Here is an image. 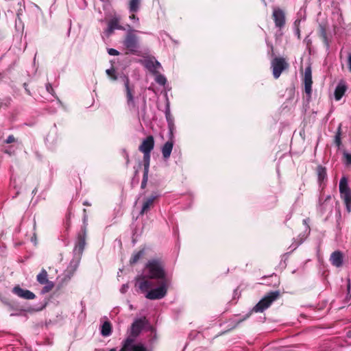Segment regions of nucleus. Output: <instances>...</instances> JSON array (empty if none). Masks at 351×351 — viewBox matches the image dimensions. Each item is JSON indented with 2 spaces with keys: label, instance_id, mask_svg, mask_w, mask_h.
<instances>
[{
  "label": "nucleus",
  "instance_id": "1",
  "mask_svg": "<svg viewBox=\"0 0 351 351\" xmlns=\"http://www.w3.org/2000/svg\"><path fill=\"white\" fill-rule=\"evenodd\" d=\"M170 279L167 277L162 263L157 259L149 260L141 276L136 278V285L139 289L146 293L149 300H160L167 293Z\"/></svg>",
  "mask_w": 351,
  "mask_h": 351
},
{
  "label": "nucleus",
  "instance_id": "2",
  "mask_svg": "<svg viewBox=\"0 0 351 351\" xmlns=\"http://www.w3.org/2000/svg\"><path fill=\"white\" fill-rule=\"evenodd\" d=\"M154 147V140L152 136H148L140 145L138 149L143 154V165L145 167V176L148 174L151 152Z\"/></svg>",
  "mask_w": 351,
  "mask_h": 351
},
{
  "label": "nucleus",
  "instance_id": "3",
  "mask_svg": "<svg viewBox=\"0 0 351 351\" xmlns=\"http://www.w3.org/2000/svg\"><path fill=\"white\" fill-rule=\"evenodd\" d=\"M339 193L341 199L343 201L348 213L351 212V189L346 177H342L339 181Z\"/></svg>",
  "mask_w": 351,
  "mask_h": 351
},
{
  "label": "nucleus",
  "instance_id": "4",
  "mask_svg": "<svg viewBox=\"0 0 351 351\" xmlns=\"http://www.w3.org/2000/svg\"><path fill=\"white\" fill-rule=\"evenodd\" d=\"M280 293L278 291H271L261 299L256 306H254L252 311L256 313H262L269 308L271 303L276 300L279 297Z\"/></svg>",
  "mask_w": 351,
  "mask_h": 351
},
{
  "label": "nucleus",
  "instance_id": "5",
  "mask_svg": "<svg viewBox=\"0 0 351 351\" xmlns=\"http://www.w3.org/2000/svg\"><path fill=\"white\" fill-rule=\"evenodd\" d=\"M123 82L125 88V96L127 105L130 110L137 109L135 99H134V87L130 86L129 78L123 75L120 77Z\"/></svg>",
  "mask_w": 351,
  "mask_h": 351
},
{
  "label": "nucleus",
  "instance_id": "6",
  "mask_svg": "<svg viewBox=\"0 0 351 351\" xmlns=\"http://www.w3.org/2000/svg\"><path fill=\"white\" fill-rule=\"evenodd\" d=\"M133 32V30H130L128 32L123 40V45L130 53L138 54L139 49L138 38Z\"/></svg>",
  "mask_w": 351,
  "mask_h": 351
},
{
  "label": "nucleus",
  "instance_id": "7",
  "mask_svg": "<svg viewBox=\"0 0 351 351\" xmlns=\"http://www.w3.org/2000/svg\"><path fill=\"white\" fill-rule=\"evenodd\" d=\"M289 64L284 58H275L271 60V68L275 79H278L283 71L287 69Z\"/></svg>",
  "mask_w": 351,
  "mask_h": 351
},
{
  "label": "nucleus",
  "instance_id": "8",
  "mask_svg": "<svg viewBox=\"0 0 351 351\" xmlns=\"http://www.w3.org/2000/svg\"><path fill=\"white\" fill-rule=\"evenodd\" d=\"M159 194L156 192L153 193L149 196L145 197L142 200V207L140 215H143L147 213L154 206L155 202L159 197Z\"/></svg>",
  "mask_w": 351,
  "mask_h": 351
},
{
  "label": "nucleus",
  "instance_id": "9",
  "mask_svg": "<svg viewBox=\"0 0 351 351\" xmlns=\"http://www.w3.org/2000/svg\"><path fill=\"white\" fill-rule=\"evenodd\" d=\"M272 18L277 28L281 29L285 25V12L279 8H273Z\"/></svg>",
  "mask_w": 351,
  "mask_h": 351
},
{
  "label": "nucleus",
  "instance_id": "10",
  "mask_svg": "<svg viewBox=\"0 0 351 351\" xmlns=\"http://www.w3.org/2000/svg\"><path fill=\"white\" fill-rule=\"evenodd\" d=\"M12 291L14 294L17 295L19 298H23L25 300H34L36 298V295L33 292H32L27 289H24L21 288L19 285L15 286L12 289Z\"/></svg>",
  "mask_w": 351,
  "mask_h": 351
},
{
  "label": "nucleus",
  "instance_id": "11",
  "mask_svg": "<svg viewBox=\"0 0 351 351\" xmlns=\"http://www.w3.org/2000/svg\"><path fill=\"white\" fill-rule=\"evenodd\" d=\"M144 327V321L142 319H136L132 324L130 335L128 337H133L134 339L139 335Z\"/></svg>",
  "mask_w": 351,
  "mask_h": 351
},
{
  "label": "nucleus",
  "instance_id": "12",
  "mask_svg": "<svg viewBox=\"0 0 351 351\" xmlns=\"http://www.w3.org/2000/svg\"><path fill=\"white\" fill-rule=\"evenodd\" d=\"M304 90L306 95L308 97H311L312 92V75H311V69L310 67H308L305 69L304 72Z\"/></svg>",
  "mask_w": 351,
  "mask_h": 351
},
{
  "label": "nucleus",
  "instance_id": "13",
  "mask_svg": "<svg viewBox=\"0 0 351 351\" xmlns=\"http://www.w3.org/2000/svg\"><path fill=\"white\" fill-rule=\"evenodd\" d=\"M144 66L154 74L158 73V69L161 67L160 63L154 58H148L145 60Z\"/></svg>",
  "mask_w": 351,
  "mask_h": 351
},
{
  "label": "nucleus",
  "instance_id": "14",
  "mask_svg": "<svg viewBox=\"0 0 351 351\" xmlns=\"http://www.w3.org/2000/svg\"><path fill=\"white\" fill-rule=\"evenodd\" d=\"M85 245H86L85 232L79 234L78 237H77V241L75 246L74 247V250H73L75 254H77L78 256H80L82 254V253L84 249Z\"/></svg>",
  "mask_w": 351,
  "mask_h": 351
},
{
  "label": "nucleus",
  "instance_id": "15",
  "mask_svg": "<svg viewBox=\"0 0 351 351\" xmlns=\"http://www.w3.org/2000/svg\"><path fill=\"white\" fill-rule=\"evenodd\" d=\"M165 117L168 123V128H169V138H173V130H174V121L173 117L171 114L170 112V108L169 103H167L166 109H165Z\"/></svg>",
  "mask_w": 351,
  "mask_h": 351
},
{
  "label": "nucleus",
  "instance_id": "16",
  "mask_svg": "<svg viewBox=\"0 0 351 351\" xmlns=\"http://www.w3.org/2000/svg\"><path fill=\"white\" fill-rule=\"evenodd\" d=\"M343 253L337 250L331 254L330 256V261L333 266L340 267L343 265Z\"/></svg>",
  "mask_w": 351,
  "mask_h": 351
},
{
  "label": "nucleus",
  "instance_id": "17",
  "mask_svg": "<svg viewBox=\"0 0 351 351\" xmlns=\"http://www.w3.org/2000/svg\"><path fill=\"white\" fill-rule=\"evenodd\" d=\"M170 139H171V141L166 142L164 144V145L162 147V149H161L162 157L165 160H167L169 158L171 152H172V149H173V142L172 141L173 138H170Z\"/></svg>",
  "mask_w": 351,
  "mask_h": 351
},
{
  "label": "nucleus",
  "instance_id": "18",
  "mask_svg": "<svg viewBox=\"0 0 351 351\" xmlns=\"http://www.w3.org/2000/svg\"><path fill=\"white\" fill-rule=\"evenodd\" d=\"M133 337H128L122 343V348L119 351H134L136 344Z\"/></svg>",
  "mask_w": 351,
  "mask_h": 351
},
{
  "label": "nucleus",
  "instance_id": "19",
  "mask_svg": "<svg viewBox=\"0 0 351 351\" xmlns=\"http://www.w3.org/2000/svg\"><path fill=\"white\" fill-rule=\"evenodd\" d=\"M114 29H123V28L119 25V20L117 18H114L109 21L106 32L108 34H110Z\"/></svg>",
  "mask_w": 351,
  "mask_h": 351
},
{
  "label": "nucleus",
  "instance_id": "20",
  "mask_svg": "<svg viewBox=\"0 0 351 351\" xmlns=\"http://www.w3.org/2000/svg\"><path fill=\"white\" fill-rule=\"evenodd\" d=\"M346 91V86L344 83L340 82L337 86L335 90V98L337 101H339L341 99L343 95Z\"/></svg>",
  "mask_w": 351,
  "mask_h": 351
},
{
  "label": "nucleus",
  "instance_id": "21",
  "mask_svg": "<svg viewBox=\"0 0 351 351\" xmlns=\"http://www.w3.org/2000/svg\"><path fill=\"white\" fill-rule=\"evenodd\" d=\"M80 263V256H77L73 258L69 263V265L67 267L66 271L70 273L72 275L78 267Z\"/></svg>",
  "mask_w": 351,
  "mask_h": 351
},
{
  "label": "nucleus",
  "instance_id": "22",
  "mask_svg": "<svg viewBox=\"0 0 351 351\" xmlns=\"http://www.w3.org/2000/svg\"><path fill=\"white\" fill-rule=\"evenodd\" d=\"M37 281L41 285L49 283L48 274L45 269H43L36 276Z\"/></svg>",
  "mask_w": 351,
  "mask_h": 351
},
{
  "label": "nucleus",
  "instance_id": "23",
  "mask_svg": "<svg viewBox=\"0 0 351 351\" xmlns=\"http://www.w3.org/2000/svg\"><path fill=\"white\" fill-rule=\"evenodd\" d=\"M112 333V326L109 322H105L101 328V334L104 337H108Z\"/></svg>",
  "mask_w": 351,
  "mask_h": 351
},
{
  "label": "nucleus",
  "instance_id": "24",
  "mask_svg": "<svg viewBox=\"0 0 351 351\" xmlns=\"http://www.w3.org/2000/svg\"><path fill=\"white\" fill-rule=\"evenodd\" d=\"M141 0H130L129 3V10L132 13L138 11L140 8Z\"/></svg>",
  "mask_w": 351,
  "mask_h": 351
},
{
  "label": "nucleus",
  "instance_id": "25",
  "mask_svg": "<svg viewBox=\"0 0 351 351\" xmlns=\"http://www.w3.org/2000/svg\"><path fill=\"white\" fill-rule=\"evenodd\" d=\"M317 176L319 182L324 180L326 177V169L322 167H318L317 168Z\"/></svg>",
  "mask_w": 351,
  "mask_h": 351
},
{
  "label": "nucleus",
  "instance_id": "26",
  "mask_svg": "<svg viewBox=\"0 0 351 351\" xmlns=\"http://www.w3.org/2000/svg\"><path fill=\"white\" fill-rule=\"evenodd\" d=\"M143 251L141 250L135 253L131 258L130 262L131 264H134L143 256Z\"/></svg>",
  "mask_w": 351,
  "mask_h": 351
},
{
  "label": "nucleus",
  "instance_id": "27",
  "mask_svg": "<svg viewBox=\"0 0 351 351\" xmlns=\"http://www.w3.org/2000/svg\"><path fill=\"white\" fill-rule=\"evenodd\" d=\"M155 75H156V78H155L156 82L158 84L164 86L167 82L166 77L163 75L159 74L158 73Z\"/></svg>",
  "mask_w": 351,
  "mask_h": 351
},
{
  "label": "nucleus",
  "instance_id": "28",
  "mask_svg": "<svg viewBox=\"0 0 351 351\" xmlns=\"http://www.w3.org/2000/svg\"><path fill=\"white\" fill-rule=\"evenodd\" d=\"M335 143L339 148L341 144V127L339 126L335 136Z\"/></svg>",
  "mask_w": 351,
  "mask_h": 351
},
{
  "label": "nucleus",
  "instance_id": "29",
  "mask_svg": "<svg viewBox=\"0 0 351 351\" xmlns=\"http://www.w3.org/2000/svg\"><path fill=\"white\" fill-rule=\"evenodd\" d=\"M343 157H344V158L346 160V164H348V165L351 164V154H349V153H347V152H344L343 153Z\"/></svg>",
  "mask_w": 351,
  "mask_h": 351
},
{
  "label": "nucleus",
  "instance_id": "30",
  "mask_svg": "<svg viewBox=\"0 0 351 351\" xmlns=\"http://www.w3.org/2000/svg\"><path fill=\"white\" fill-rule=\"evenodd\" d=\"M134 351H149L147 348L141 343L136 344Z\"/></svg>",
  "mask_w": 351,
  "mask_h": 351
},
{
  "label": "nucleus",
  "instance_id": "31",
  "mask_svg": "<svg viewBox=\"0 0 351 351\" xmlns=\"http://www.w3.org/2000/svg\"><path fill=\"white\" fill-rule=\"evenodd\" d=\"M108 52L110 56H117L119 54V51L114 49H109Z\"/></svg>",
  "mask_w": 351,
  "mask_h": 351
},
{
  "label": "nucleus",
  "instance_id": "32",
  "mask_svg": "<svg viewBox=\"0 0 351 351\" xmlns=\"http://www.w3.org/2000/svg\"><path fill=\"white\" fill-rule=\"evenodd\" d=\"M14 141H15V138H14V136H12V135H10V136L6 138V140L5 141V142L6 143H8H8H13V142H14Z\"/></svg>",
  "mask_w": 351,
  "mask_h": 351
},
{
  "label": "nucleus",
  "instance_id": "33",
  "mask_svg": "<svg viewBox=\"0 0 351 351\" xmlns=\"http://www.w3.org/2000/svg\"><path fill=\"white\" fill-rule=\"evenodd\" d=\"M128 288L129 287L127 284L123 285L120 289L121 293H125L128 291Z\"/></svg>",
  "mask_w": 351,
  "mask_h": 351
},
{
  "label": "nucleus",
  "instance_id": "34",
  "mask_svg": "<svg viewBox=\"0 0 351 351\" xmlns=\"http://www.w3.org/2000/svg\"><path fill=\"white\" fill-rule=\"evenodd\" d=\"M122 152H123V156L125 157V158L126 160V164L128 165L129 163V162H130L129 155H128V152H126L125 149H123Z\"/></svg>",
  "mask_w": 351,
  "mask_h": 351
},
{
  "label": "nucleus",
  "instance_id": "35",
  "mask_svg": "<svg viewBox=\"0 0 351 351\" xmlns=\"http://www.w3.org/2000/svg\"><path fill=\"white\" fill-rule=\"evenodd\" d=\"M130 19L138 23L139 19L134 14H132L130 16Z\"/></svg>",
  "mask_w": 351,
  "mask_h": 351
},
{
  "label": "nucleus",
  "instance_id": "36",
  "mask_svg": "<svg viewBox=\"0 0 351 351\" xmlns=\"http://www.w3.org/2000/svg\"><path fill=\"white\" fill-rule=\"evenodd\" d=\"M323 41H324V43L325 44L326 48L328 49L329 47H330V44H329V41H328L327 36H325V37H323Z\"/></svg>",
  "mask_w": 351,
  "mask_h": 351
},
{
  "label": "nucleus",
  "instance_id": "37",
  "mask_svg": "<svg viewBox=\"0 0 351 351\" xmlns=\"http://www.w3.org/2000/svg\"><path fill=\"white\" fill-rule=\"evenodd\" d=\"M348 66L349 71L351 72V53H348Z\"/></svg>",
  "mask_w": 351,
  "mask_h": 351
},
{
  "label": "nucleus",
  "instance_id": "38",
  "mask_svg": "<svg viewBox=\"0 0 351 351\" xmlns=\"http://www.w3.org/2000/svg\"><path fill=\"white\" fill-rule=\"evenodd\" d=\"M114 69H110L106 70V74L110 77L112 76L113 73H114Z\"/></svg>",
  "mask_w": 351,
  "mask_h": 351
},
{
  "label": "nucleus",
  "instance_id": "39",
  "mask_svg": "<svg viewBox=\"0 0 351 351\" xmlns=\"http://www.w3.org/2000/svg\"><path fill=\"white\" fill-rule=\"evenodd\" d=\"M320 33H321V36H322V38L327 36L326 29L322 26H321V27H320Z\"/></svg>",
  "mask_w": 351,
  "mask_h": 351
},
{
  "label": "nucleus",
  "instance_id": "40",
  "mask_svg": "<svg viewBox=\"0 0 351 351\" xmlns=\"http://www.w3.org/2000/svg\"><path fill=\"white\" fill-rule=\"evenodd\" d=\"M345 302L348 304H351V295L350 293L346 296Z\"/></svg>",
  "mask_w": 351,
  "mask_h": 351
},
{
  "label": "nucleus",
  "instance_id": "41",
  "mask_svg": "<svg viewBox=\"0 0 351 351\" xmlns=\"http://www.w3.org/2000/svg\"><path fill=\"white\" fill-rule=\"evenodd\" d=\"M46 89L48 93H51V91L53 90V88L50 84H47L46 85Z\"/></svg>",
  "mask_w": 351,
  "mask_h": 351
},
{
  "label": "nucleus",
  "instance_id": "42",
  "mask_svg": "<svg viewBox=\"0 0 351 351\" xmlns=\"http://www.w3.org/2000/svg\"><path fill=\"white\" fill-rule=\"evenodd\" d=\"M110 79L113 81H115L118 79L117 75H116V73H113L112 76L110 77Z\"/></svg>",
  "mask_w": 351,
  "mask_h": 351
},
{
  "label": "nucleus",
  "instance_id": "43",
  "mask_svg": "<svg viewBox=\"0 0 351 351\" xmlns=\"http://www.w3.org/2000/svg\"><path fill=\"white\" fill-rule=\"evenodd\" d=\"M147 178V174L146 176H145V174H144L143 175V181L142 182V186H143V185H145V182H146Z\"/></svg>",
  "mask_w": 351,
  "mask_h": 351
},
{
  "label": "nucleus",
  "instance_id": "44",
  "mask_svg": "<svg viewBox=\"0 0 351 351\" xmlns=\"http://www.w3.org/2000/svg\"><path fill=\"white\" fill-rule=\"evenodd\" d=\"M52 287H53V285L51 284L49 285V287H45L44 289H46L45 291H49L52 288Z\"/></svg>",
  "mask_w": 351,
  "mask_h": 351
},
{
  "label": "nucleus",
  "instance_id": "45",
  "mask_svg": "<svg viewBox=\"0 0 351 351\" xmlns=\"http://www.w3.org/2000/svg\"><path fill=\"white\" fill-rule=\"evenodd\" d=\"M302 242V241H300L298 243H296L293 245V250L298 247V246Z\"/></svg>",
  "mask_w": 351,
  "mask_h": 351
},
{
  "label": "nucleus",
  "instance_id": "46",
  "mask_svg": "<svg viewBox=\"0 0 351 351\" xmlns=\"http://www.w3.org/2000/svg\"><path fill=\"white\" fill-rule=\"evenodd\" d=\"M348 292H350V280H348Z\"/></svg>",
  "mask_w": 351,
  "mask_h": 351
},
{
  "label": "nucleus",
  "instance_id": "47",
  "mask_svg": "<svg viewBox=\"0 0 351 351\" xmlns=\"http://www.w3.org/2000/svg\"><path fill=\"white\" fill-rule=\"evenodd\" d=\"M84 204V205H85V206H90V204L88 202H86V201H85V202H84V204Z\"/></svg>",
  "mask_w": 351,
  "mask_h": 351
},
{
  "label": "nucleus",
  "instance_id": "48",
  "mask_svg": "<svg viewBox=\"0 0 351 351\" xmlns=\"http://www.w3.org/2000/svg\"><path fill=\"white\" fill-rule=\"evenodd\" d=\"M108 351H117V350H116V349H115V348H112V349H110V350H108Z\"/></svg>",
  "mask_w": 351,
  "mask_h": 351
},
{
  "label": "nucleus",
  "instance_id": "49",
  "mask_svg": "<svg viewBox=\"0 0 351 351\" xmlns=\"http://www.w3.org/2000/svg\"><path fill=\"white\" fill-rule=\"evenodd\" d=\"M296 34H298V36H300V32H299V29H298V30H297Z\"/></svg>",
  "mask_w": 351,
  "mask_h": 351
},
{
  "label": "nucleus",
  "instance_id": "50",
  "mask_svg": "<svg viewBox=\"0 0 351 351\" xmlns=\"http://www.w3.org/2000/svg\"><path fill=\"white\" fill-rule=\"evenodd\" d=\"M5 152H6V153H8V154H11V152H9L8 150H6V151H5Z\"/></svg>",
  "mask_w": 351,
  "mask_h": 351
},
{
  "label": "nucleus",
  "instance_id": "51",
  "mask_svg": "<svg viewBox=\"0 0 351 351\" xmlns=\"http://www.w3.org/2000/svg\"><path fill=\"white\" fill-rule=\"evenodd\" d=\"M247 317H248V315H246L245 317H244L243 319H246V318H247Z\"/></svg>",
  "mask_w": 351,
  "mask_h": 351
},
{
  "label": "nucleus",
  "instance_id": "52",
  "mask_svg": "<svg viewBox=\"0 0 351 351\" xmlns=\"http://www.w3.org/2000/svg\"><path fill=\"white\" fill-rule=\"evenodd\" d=\"M247 317H248V315H246L245 317H244L243 319H246V318H247Z\"/></svg>",
  "mask_w": 351,
  "mask_h": 351
},
{
  "label": "nucleus",
  "instance_id": "53",
  "mask_svg": "<svg viewBox=\"0 0 351 351\" xmlns=\"http://www.w3.org/2000/svg\"><path fill=\"white\" fill-rule=\"evenodd\" d=\"M247 317H248V315H246L245 317H244L243 319H246V318H247Z\"/></svg>",
  "mask_w": 351,
  "mask_h": 351
}]
</instances>
